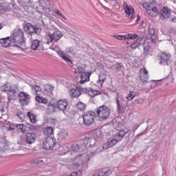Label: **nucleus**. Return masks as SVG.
Listing matches in <instances>:
<instances>
[{"mask_svg": "<svg viewBox=\"0 0 176 176\" xmlns=\"http://www.w3.org/2000/svg\"><path fill=\"white\" fill-rule=\"evenodd\" d=\"M138 127H140V125H138V124H135L133 127V131H135L137 129H138Z\"/></svg>", "mask_w": 176, "mask_h": 176, "instance_id": "nucleus-64", "label": "nucleus"}, {"mask_svg": "<svg viewBox=\"0 0 176 176\" xmlns=\"http://www.w3.org/2000/svg\"><path fill=\"white\" fill-rule=\"evenodd\" d=\"M12 40L14 46L20 47L24 43V32L21 29H14L12 34Z\"/></svg>", "mask_w": 176, "mask_h": 176, "instance_id": "nucleus-2", "label": "nucleus"}, {"mask_svg": "<svg viewBox=\"0 0 176 176\" xmlns=\"http://www.w3.org/2000/svg\"><path fill=\"white\" fill-rule=\"evenodd\" d=\"M151 46H146L144 48V54H149Z\"/></svg>", "mask_w": 176, "mask_h": 176, "instance_id": "nucleus-52", "label": "nucleus"}, {"mask_svg": "<svg viewBox=\"0 0 176 176\" xmlns=\"http://www.w3.org/2000/svg\"><path fill=\"white\" fill-rule=\"evenodd\" d=\"M139 78L140 82H142V83H146V82H148V76L140 74V75L139 76Z\"/></svg>", "mask_w": 176, "mask_h": 176, "instance_id": "nucleus-35", "label": "nucleus"}, {"mask_svg": "<svg viewBox=\"0 0 176 176\" xmlns=\"http://www.w3.org/2000/svg\"><path fill=\"white\" fill-rule=\"evenodd\" d=\"M96 111H85L82 114L84 124L87 126H90L94 123V117Z\"/></svg>", "mask_w": 176, "mask_h": 176, "instance_id": "nucleus-3", "label": "nucleus"}, {"mask_svg": "<svg viewBox=\"0 0 176 176\" xmlns=\"http://www.w3.org/2000/svg\"><path fill=\"white\" fill-rule=\"evenodd\" d=\"M148 32L149 33L151 36V42L152 43H156V38H157L156 36V33L155 32V28H153V25H149L148 27Z\"/></svg>", "mask_w": 176, "mask_h": 176, "instance_id": "nucleus-15", "label": "nucleus"}, {"mask_svg": "<svg viewBox=\"0 0 176 176\" xmlns=\"http://www.w3.org/2000/svg\"><path fill=\"white\" fill-rule=\"evenodd\" d=\"M97 65L100 69H104V65H102L101 63H97Z\"/></svg>", "mask_w": 176, "mask_h": 176, "instance_id": "nucleus-62", "label": "nucleus"}, {"mask_svg": "<svg viewBox=\"0 0 176 176\" xmlns=\"http://www.w3.org/2000/svg\"><path fill=\"white\" fill-rule=\"evenodd\" d=\"M36 100L41 104H47V99L41 97V96H36Z\"/></svg>", "mask_w": 176, "mask_h": 176, "instance_id": "nucleus-34", "label": "nucleus"}, {"mask_svg": "<svg viewBox=\"0 0 176 176\" xmlns=\"http://www.w3.org/2000/svg\"><path fill=\"white\" fill-rule=\"evenodd\" d=\"M0 43L3 47H9L10 46H14L13 44V40L12 37L8 36L4 38H0Z\"/></svg>", "mask_w": 176, "mask_h": 176, "instance_id": "nucleus-13", "label": "nucleus"}, {"mask_svg": "<svg viewBox=\"0 0 176 176\" xmlns=\"http://www.w3.org/2000/svg\"><path fill=\"white\" fill-rule=\"evenodd\" d=\"M17 90V87H10L8 92L7 93L8 101H12V100H14L15 98Z\"/></svg>", "mask_w": 176, "mask_h": 176, "instance_id": "nucleus-17", "label": "nucleus"}, {"mask_svg": "<svg viewBox=\"0 0 176 176\" xmlns=\"http://www.w3.org/2000/svg\"><path fill=\"white\" fill-rule=\"evenodd\" d=\"M169 21L170 23H176V16L170 18Z\"/></svg>", "mask_w": 176, "mask_h": 176, "instance_id": "nucleus-61", "label": "nucleus"}, {"mask_svg": "<svg viewBox=\"0 0 176 176\" xmlns=\"http://www.w3.org/2000/svg\"><path fill=\"white\" fill-rule=\"evenodd\" d=\"M35 25H32V23H30L28 22H25L23 23V30L26 34L30 35V39H32V37L34 36V28Z\"/></svg>", "mask_w": 176, "mask_h": 176, "instance_id": "nucleus-10", "label": "nucleus"}, {"mask_svg": "<svg viewBox=\"0 0 176 176\" xmlns=\"http://www.w3.org/2000/svg\"><path fill=\"white\" fill-rule=\"evenodd\" d=\"M82 156H83V157H85L84 162H89V155L86 153H82V155H78V157H82Z\"/></svg>", "mask_w": 176, "mask_h": 176, "instance_id": "nucleus-50", "label": "nucleus"}, {"mask_svg": "<svg viewBox=\"0 0 176 176\" xmlns=\"http://www.w3.org/2000/svg\"><path fill=\"white\" fill-rule=\"evenodd\" d=\"M58 135V141H63V140H65V135L63 133H60Z\"/></svg>", "mask_w": 176, "mask_h": 176, "instance_id": "nucleus-49", "label": "nucleus"}, {"mask_svg": "<svg viewBox=\"0 0 176 176\" xmlns=\"http://www.w3.org/2000/svg\"><path fill=\"white\" fill-rule=\"evenodd\" d=\"M41 45V41L38 39H34L32 41L31 49L32 50H36Z\"/></svg>", "mask_w": 176, "mask_h": 176, "instance_id": "nucleus-25", "label": "nucleus"}, {"mask_svg": "<svg viewBox=\"0 0 176 176\" xmlns=\"http://www.w3.org/2000/svg\"><path fill=\"white\" fill-rule=\"evenodd\" d=\"M28 118H29L31 123H36V116L34 115L33 112L28 111L27 113Z\"/></svg>", "mask_w": 176, "mask_h": 176, "instance_id": "nucleus-28", "label": "nucleus"}, {"mask_svg": "<svg viewBox=\"0 0 176 176\" xmlns=\"http://www.w3.org/2000/svg\"><path fill=\"white\" fill-rule=\"evenodd\" d=\"M119 142L114 139H109L106 143H104L102 146L103 149H109V148H112V146H115L117 143Z\"/></svg>", "mask_w": 176, "mask_h": 176, "instance_id": "nucleus-20", "label": "nucleus"}, {"mask_svg": "<svg viewBox=\"0 0 176 176\" xmlns=\"http://www.w3.org/2000/svg\"><path fill=\"white\" fill-rule=\"evenodd\" d=\"M41 163H43V160H36V164H41Z\"/></svg>", "mask_w": 176, "mask_h": 176, "instance_id": "nucleus-63", "label": "nucleus"}, {"mask_svg": "<svg viewBox=\"0 0 176 176\" xmlns=\"http://www.w3.org/2000/svg\"><path fill=\"white\" fill-rule=\"evenodd\" d=\"M43 133L44 135H47L50 137V135H53L54 134V128L52 126H47L43 129Z\"/></svg>", "mask_w": 176, "mask_h": 176, "instance_id": "nucleus-23", "label": "nucleus"}, {"mask_svg": "<svg viewBox=\"0 0 176 176\" xmlns=\"http://www.w3.org/2000/svg\"><path fill=\"white\" fill-rule=\"evenodd\" d=\"M160 14L161 20H166L170 18L171 12H170L168 7H163L160 10Z\"/></svg>", "mask_w": 176, "mask_h": 176, "instance_id": "nucleus-12", "label": "nucleus"}, {"mask_svg": "<svg viewBox=\"0 0 176 176\" xmlns=\"http://www.w3.org/2000/svg\"><path fill=\"white\" fill-rule=\"evenodd\" d=\"M76 72H77L78 74H80V75H82V74L86 73V69H85L83 67H78L75 69Z\"/></svg>", "mask_w": 176, "mask_h": 176, "instance_id": "nucleus-40", "label": "nucleus"}, {"mask_svg": "<svg viewBox=\"0 0 176 176\" xmlns=\"http://www.w3.org/2000/svg\"><path fill=\"white\" fill-rule=\"evenodd\" d=\"M148 12H150L149 13H154V15L151 14L153 17H157V16H159V10L156 6H151L150 9L148 10Z\"/></svg>", "mask_w": 176, "mask_h": 176, "instance_id": "nucleus-27", "label": "nucleus"}, {"mask_svg": "<svg viewBox=\"0 0 176 176\" xmlns=\"http://www.w3.org/2000/svg\"><path fill=\"white\" fill-rule=\"evenodd\" d=\"M16 116L23 122L24 120V113L21 112V110H19L16 112Z\"/></svg>", "mask_w": 176, "mask_h": 176, "instance_id": "nucleus-37", "label": "nucleus"}, {"mask_svg": "<svg viewBox=\"0 0 176 176\" xmlns=\"http://www.w3.org/2000/svg\"><path fill=\"white\" fill-rule=\"evenodd\" d=\"M170 34H173V35H176V28H171L170 29Z\"/></svg>", "mask_w": 176, "mask_h": 176, "instance_id": "nucleus-58", "label": "nucleus"}, {"mask_svg": "<svg viewBox=\"0 0 176 176\" xmlns=\"http://www.w3.org/2000/svg\"><path fill=\"white\" fill-rule=\"evenodd\" d=\"M115 38L118 39V41H126L127 40V35H118L116 34L114 36Z\"/></svg>", "mask_w": 176, "mask_h": 176, "instance_id": "nucleus-41", "label": "nucleus"}, {"mask_svg": "<svg viewBox=\"0 0 176 176\" xmlns=\"http://www.w3.org/2000/svg\"><path fill=\"white\" fill-rule=\"evenodd\" d=\"M137 38H138V35L135 33L126 34V40H129V39L134 40V39H137Z\"/></svg>", "mask_w": 176, "mask_h": 176, "instance_id": "nucleus-36", "label": "nucleus"}, {"mask_svg": "<svg viewBox=\"0 0 176 176\" xmlns=\"http://www.w3.org/2000/svg\"><path fill=\"white\" fill-rule=\"evenodd\" d=\"M56 14H58V16H60V17H62V19H64V20H66L67 18H65V16H64V14H63V13H61V12H60V10H56L55 11Z\"/></svg>", "mask_w": 176, "mask_h": 176, "instance_id": "nucleus-51", "label": "nucleus"}, {"mask_svg": "<svg viewBox=\"0 0 176 176\" xmlns=\"http://www.w3.org/2000/svg\"><path fill=\"white\" fill-rule=\"evenodd\" d=\"M36 134L34 133H28L26 134V142L29 145L34 144L36 141Z\"/></svg>", "mask_w": 176, "mask_h": 176, "instance_id": "nucleus-18", "label": "nucleus"}, {"mask_svg": "<svg viewBox=\"0 0 176 176\" xmlns=\"http://www.w3.org/2000/svg\"><path fill=\"white\" fill-rule=\"evenodd\" d=\"M105 79H107V77H105L104 74L100 75L98 77V80H97V85H100V86H102V85L105 82Z\"/></svg>", "mask_w": 176, "mask_h": 176, "instance_id": "nucleus-32", "label": "nucleus"}, {"mask_svg": "<svg viewBox=\"0 0 176 176\" xmlns=\"http://www.w3.org/2000/svg\"><path fill=\"white\" fill-rule=\"evenodd\" d=\"M144 134H145V131L138 134L135 136V138H134L133 141H137V140H138V138H140V137H142V135H144Z\"/></svg>", "mask_w": 176, "mask_h": 176, "instance_id": "nucleus-56", "label": "nucleus"}, {"mask_svg": "<svg viewBox=\"0 0 176 176\" xmlns=\"http://www.w3.org/2000/svg\"><path fill=\"white\" fill-rule=\"evenodd\" d=\"M56 52L57 54L63 58V60L67 63L69 67H74V63L72 62V60H71V58H69V56L65 54V52L60 50V48L56 50Z\"/></svg>", "mask_w": 176, "mask_h": 176, "instance_id": "nucleus-11", "label": "nucleus"}, {"mask_svg": "<svg viewBox=\"0 0 176 176\" xmlns=\"http://www.w3.org/2000/svg\"><path fill=\"white\" fill-rule=\"evenodd\" d=\"M132 93L133 92H131V91H130L129 94L126 96V98L127 101H131V100H133L134 97H135V96L133 95Z\"/></svg>", "mask_w": 176, "mask_h": 176, "instance_id": "nucleus-45", "label": "nucleus"}, {"mask_svg": "<svg viewBox=\"0 0 176 176\" xmlns=\"http://www.w3.org/2000/svg\"><path fill=\"white\" fill-rule=\"evenodd\" d=\"M56 145H57V142L55 138L47 137L43 140V149H46L47 151H53V148Z\"/></svg>", "mask_w": 176, "mask_h": 176, "instance_id": "nucleus-4", "label": "nucleus"}, {"mask_svg": "<svg viewBox=\"0 0 176 176\" xmlns=\"http://www.w3.org/2000/svg\"><path fill=\"white\" fill-rule=\"evenodd\" d=\"M117 111L118 113H123L126 111V107L123 106V101L119 100V98H116Z\"/></svg>", "mask_w": 176, "mask_h": 176, "instance_id": "nucleus-21", "label": "nucleus"}, {"mask_svg": "<svg viewBox=\"0 0 176 176\" xmlns=\"http://www.w3.org/2000/svg\"><path fill=\"white\" fill-rule=\"evenodd\" d=\"M93 138H94V140H98V138H100V132L93 131L89 134H86L83 138L84 144L86 145L88 142H91Z\"/></svg>", "mask_w": 176, "mask_h": 176, "instance_id": "nucleus-9", "label": "nucleus"}, {"mask_svg": "<svg viewBox=\"0 0 176 176\" xmlns=\"http://www.w3.org/2000/svg\"><path fill=\"white\" fill-rule=\"evenodd\" d=\"M10 89V87L8 86V85H4L1 87V91H5L6 93H8Z\"/></svg>", "mask_w": 176, "mask_h": 176, "instance_id": "nucleus-44", "label": "nucleus"}, {"mask_svg": "<svg viewBox=\"0 0 176 176\" xmlns=\"http://www.w3.org/2000/svg\"><path fill=\"white\" fill-rule=\"evenodd\" d=\"M0 13L3 14L5 13V6L0 5Z\"/></svg>", "mask_w": 176, "mask_h": 176, "instance_id": "nucleus-60", "label": "nucleus"}, {"mask_svg": "<svg viewBox=\"0 0 176 176\" xmlns=\"http://www.w3.org/2000/svg\"><path fill=\"white\" fill-rule=\"evenodd\" d=\"M18 96L19 97V103L22 107H27L31 102V96L27 92L20 91Z\"/></svg>", "mask_w": 176, "mask_h": 176, "instance_id": "nucleus-5", "label": "nucleus"}, {"mask_svg": "<svg viewBox=\"0 0 176 176\" xmlns=\"http://www.w3.org/2000/svg\"><path fill=\"white\" fill-rule=\"evenodd\" d=\"M126 134H127V132H125L124 130H120L119 132L114 135V138L118 142H120V141H122V140H123V138L124 137V135H126Z\"/></svg>", "mask_w": 176, "mask_h": 176, "instance_id": "nucleus-24", "label": "nucleus"}, {"mask_svg": "<svg viewBox=\"0 0 176 176\" xmlns=\"http://www.w3.org/2000/svg\"><path fill=\"white\" fill-rule=\"evenodd\" d=\"M91 75V72H85L82 74H80L79 78H80L79 83L80 85H83L84 83H86V82H89L90 80V76Z\"/></svg>", "mask_w": 176, "mask_h": 176, "instance_id": "nucleus-19", "label": "nucleus"}, {"mask_svg": "<svg viewBox=\"0 0 176 176\" xmlns=\"http://www.w3.org/2000/svg\"><path fill=\"white\" fill-rule=\"evenodd\" d=\"M56 120L55 118H49L48 119V123L50 124H52V126H54L56 124Z\"/></svg>", "mask_w": 176, "mask_h": 176, "instance_id": "nucleus-54", "label": "nucleus"}, {"mask_svg": "<svg viewBox=\"0 0 176 176\" xmlns=\"http://www.w3.org/2000/svg\"><path fill=\"white\" fill-rule=\"evenodd\" d=\"M141 42H142V38H138L135 43L131 45V48L134 50L137 49V47H138L141 44Z\"/></svg>", "mask_w": 176, "mask_h": 176, "instance_id": "nucleus-29", "label": "nucleus"}, {"mask_svg": "<svg viewBox=\"0 0 176 176\" xmlns=\"http://www.w3.org/2000/svg\"><path fill=\"white\" fill-rule=\"evenodd\" d=\"M41 32H42V28L34 25V30H33V36L36 35H41Z\"/></svg>", "mask_w": 176, "mask_h": 176, "instance_id": "nucleus-33", "label": "nucleus"}, {"mask_svg": "<svg viewBox=\"0 0 176 176\" xmlns=\"http://www.w3.org/2000/svg\"><path fill=\"white\" fill-rule=\"evenodd\" d=\"M71 148L73 152H79V151H80V147H79V145L76 144H72Z\"/></svg>", "mask_w": 176, "mask_h": 176, "instance_id": "nucleus-39", "label": "nucleus"}, {"mask_svg": "<svg viewBox=\"0 0 176 176\" xmlns=\"http://www.w3.org/2000/svg\"><path fill=\"white\" fill-rule=\"evenodd\" d=\"M86 90L87 91H84V94L86 93L90 97H96V96H100V94H102L100 91L94 90L91 88H86Z\"/></svg>", "mask_w": 176, "mask_h": 176, "instance_id": "nucleus-22", "label": "nucleus"}, {"mask_svg": "<svg viewBox=\"0 0 176 176\" xmlns=\"http://www.w3.org/2000/svg\"><path fill=\"white\" fill-rule=\"evenodd\" d=\"M140 72L142 75L148 76V70L146 69H141Z\"/></svg>", "mask_w": 176, "mask_h": 176, "instance_id": "nucleus-53", "label": "nucleus"}, {"mask_svg": "<svg viewBox=\"0 0 176 176\" xmlns=\"http://www.w3.org/2000/svg\"><path fill=\"white\" fill-rule=\"evenodd\" d=\"M19 145H27L26 138H21V140L19 142Z\"/></svg>", "mask_w": 176, "mask_h": 176, "instance_id": "nucleus-47", "label": "nucleus"}, {"mask_svg": "<svg viewBox=\"0 0 176 176\" xmlns=\"http://www.w3.org/2000/svg\"><path fill=\"white\" fill-rule=\"evenodd\" d=\"M123 67V63H118L116 65V68L118 71H121V68Z\"/></svg>", "mask_w": 176, "mask_h": 176, "instance_id": "nucleus-57", "label": "nucleus"}, {"mask_svg": "<svg viewBox=\"0 0 176 176\" xmlns=\"http://www.w3.org/2000/svg\"><path fill=\"white\" fill-rule=\"evenodd\" d=\"M96 116L98 117L99 122H104L108 120L109 115H111V110L105 105L99 107L95 110Z\"/></svg>", "mask_w": 176, "mask_h": 176, "instance_id": "nucleus-1", "label": "nucleus"}, {"mask_svg": "<svg viewBox=\"0 0 176 176\" xmlns=\"http://www.w3.org/2000/svg\"><path fill=\"white\" fill-rule=\"evenodd\" d=\"M53 90H54V87L52 86V85H45V91H47V93H52Z\"/></svg>", "mask_w": 176, "mask_h": 176, "instance_id": "nucleus-38", "label": "nucleus"}, {"mask_svg": "<svg viewBox=\"0 0 176 176\" xmlns=\"http://www.w3.org/2000/svg\"><path fill=\"white\" fill-rule=\"evenodd\" d=\"M87 105L82 102H78L76 104V108L79 109V111H86Z\"/></svg>", "mask_w": 176, "mask_h": 176, "instance_id": "nucleus-31", "label": "nucleus"}, {"mask_svg": "<svg viewBox=\"0 0 176 176\" xmlns=\"http://www.w3.org/2000/svg\"><path fill=\"white\" fill-rule=\"evenodd\" d=\"M109 1H110L111 6H113V8H116V6H118V2H116V0H109Z\"/></svg>", "mask_w": 176, "mask_h": 176, "instance_id": "nucleus-55", "label": "nucleus"}, {"mask_svg": "<svg viewBox=\"0 0 176 176\" xmlns=\"http://www.w3.org/2000/svg\"><path fill=\"white\" fill-rule=\"evenodd\" d=\"M15 126L18 130H20L21 133H26L27 132V126H25L24 124H16Z\"/></svg>", "mask_w": 176, "mask_h": 176, "instance_id": "nucleus-30", "label": "nucleus"}, {"mask_svg": "<svg viewBox=\"0 0 176 176\" xmlns=\"http://www.w3.org/2000/svg\"><path fill=\"white\" fill-rule=\"evenodd\" d=\"M32 89L35 90L36 93H41V91H42V89L38 85H34Z\"/></svg>", "mask_w": 176, "mask_h": 176, "instance_id": "nucleus-48", "label": "nucleus"}, {"mask_svg": "<svg viewBox=\"0 0 176 176\" xmlns=\"http://www.w3.org/2000/svg\"><path fill=\"white\" fill-rule=\"evenodd\" d=\"M85 91H87L86 88L77 85L76 89H72L69 90L70 96L72 98H78L82 94H85Z\"/></svg>", "mask_w": 176, "mask_h": 176, "instance_id": "nucleus-6", "label": "nucleus"}, {"mask_svg": "<svg viewBox=\"0 0 176 176\" xmlns=\"http://www.w3.org/2000/svg\"><path fill=\"white\" fill-rule=\"evenodd\" d=\"M123 6L125 10L126 17L131 16V19H133V17H134V8L129 7V5H127V3L126 2L123 3Z\"/></svg>", "mask_w": 176, "mask_h": 176, "instance_id": "nucleus-14", "label": "nucleus"}, {"mask_svg": "<svg viewBox=\"0 0 176 176\" xmlns=\"http://www.w3.org/2000/svg\"><path fill=\"white\" fill-rule=\"evenodd\" d=\"M48 37L50 42H58L61 38H63V32L58 29H56L53 34L48 33Z\"/></svg>", "mask_w": 176, "mask_h": 176, "instance_id": "nucleus-8", "label": "nucleus"}, {"mask_svg": "<svg viewBox=\"0 0 176 176\" xmlns=\"http://www.w3.org/2000/svg\"><path fill=\"white\" fill-rule=\"evenodd\" d=\"M56 108H57V106H56V103H52V102H50L47 104V111H49L50 113L56 112Z\"/></svg>", "mask_w": 176, "mask_h": 176, "instance_id": "nucleus-26", "label": "nucleus"}, {"mask_svg": "<svg viewBox=\"0 0 176 176\" xmlns=\"http://www.w3.org/2000/svg\"><path fill=\"white\" fill-rule=\"evenodd\" d=\"M56 107L59 111L64 112L67 109V107H68V102L66 100H59L56 102Z\"/></svg>", "mask_w": 176, "mask_h": 176, "instance_id": "nucleus-16", "label": "nucleus"}, {"mask_svg": "<svg viewBox=\"0 0 176 176\" xmlns=\"http://www.w3.org/2000/svg\"><path fill=\"white\" fill-rule=\"evenodd\" d=\"M111 174V170H102L99 173L100 176H108Z\"/></svg>", "mask_w": 176, "mask_h": 176, "instance_id": "nucleus-43", "label": "nucleus"}, {"mask_svg": "<svg viewBox=\"0 0 176 176\" xmlns=\"http://www.w3.org/2000/svg\"><path fill=\"white\" fill-rule=\"evenodd\" d=\"M8 149V145H6V143H0V151H6Z\"/></svg>", "mask_w": 176, "mask_h": 176, "instance_id": "nucleus-46", "label": "nucleus"}, {"mask_svg": "<svg viewBox=\"0 0 176 176\" xmlns=\"http://www.w3.org/2000/svg\"><path fill=\"white\" fill-rule=\"evenodd\" d=\"M151 5H152V3H144L142 4V7L144 8V9H146L147 12H149Z\"/></svg>", "mask_w": 176, "mask_h": 176, "instance_id": "nucleus-42", "label": "nucleus"}, {"mask_svg": "<svg viewBox=\"0 0 176 176\" xmlns=\"http://www.w3.org/2000/svg\"><path fill=\"white\" fill-rule=\"evenodd\" d=\"M66 52L67 53H70V54H72V53H74V48L70 47L66 50Z\"/></svg>", "mask_w": 176, "mask_h": 176, "instance_id": "nucleus-59", "label": "nucleus"}, {"mask_svg": "<svg viewBox=\"0 0 176 176\" xmlns=\"http://www.w3.org/2000/svg\"><path fill=\"white\" fill-rule=\"evenodd\" d=\"M160 65H170L171 64V55L163 52L158 56Z\"/></svg>", "mask_w": 176, "mask_h": 176, "instance_id": "nucleus-7", "label": "nucleus"}]
</instances>
